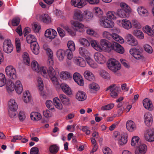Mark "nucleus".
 Returning a JSON list of instances; mask_svg holds the SVG:
<instances>
[{"instance_id": "20e7f679", "label": "nucleus", "mask_w": 154, "mask_h": 154, "mask_svg": "<svg viewBox=\"0 0 154 154\" xmlns=\"http://www.w3.org/2000/svg\"><path fill=\"white\" fill-rule=\"evenodd\" d=\"M100 24L104 28L110 29L113 28L114 27L115 23L111 20L104 17L100 20Z\"/></svg>"}, {"instance_id": "1a4fd4ad", "label": "nucleus", "mask_w": 154, "mask_h": 154, "mask_svg": "<svg viewBox=\"0 0 154 154\" xmlns=\"http://www.w3.org/2000/svg\"><path fill=\"white\" fill-rule=\"evenodd\" d=\"M147 146L144 143H140L137 147L135 151V154H145L147 151Z\"/></svg>"}, {"instance_id": "13d9d810", "label": "nucleus", "mask_w": 154, "mask_h": 154, "mask_svg": "<svg viewBox=\"0 0 154 154\" xmlns=\"http://www.w3.org/2000/svg\"><path fill=\"white\" fill-rule=\"evenodd\" d=\"M100 75L103 78L106 79H109L110 78L109 74L105 70H101L99 72Z\"/></svg>"}, {"instance_id": "603ef678", "label": "nucleus", "mask_w": 154, "mask_h": 154, "mask_svg": "<svg viewBox=\"0 0 154 154\" xmlns=\"http://www.w3.org/2000/svg\"><path fill=\"white\" fill-rule=\"evenodd\" d=\"M23 60L24 63L26 65H30V58L28 54L26 52H24L23 55Z\"/></svg>"}, {"instance_id": "6ab92c4d", "label": "nucleus", "mask_w": 154, "mask_h": 154, "mask_svg": "<svg viewBox=\"0 0 154 154\" xmlns=\"http://www.w3.org/2000/svg\"><path fill=\"white\" fill-rule=\"evenodd\" d=\"M128 43L132 46H136L138 44L137 39L131 34H129L126 38Z\"/></svg>"}, {"instance_id": "8fccbe9b", "label": "nucleus", "mask_w": 154, "mask_h": 154, "mask_svg": "<svg viewBox=\"0 0 154 154\" xmlns=\"http://www.w3.org/2000/svg\"><path fill=\"white\" fill-rule=\"evenodd\" d=\"M6 88L8 92L12 91L15 89L14 84L11 80L7 82Z\"/></svg>"}, {"instance_id": "69168bd1", "label": "nucleus", "mask_w": 154, "mask_h": 154, "mask_svg": "<svg viewBox=\"0 0 154 154\" xmlns=\"http://www.w3.org/2000/svg\"><path fill=\"white\" fill-rule=\"evenodd\" d=\"M67 46L69 48L68 50L74 51L75 49V45L74 42L72 41H69L67 43Z\"/></svg>"}, {"instance_id": "c756f323", "label": "nucleus", "mask_w": 154, "mask_h": 154, "mask_svg": "<svg viewBox=\"0 0 154 154\" xmlns=\"http://www.w3.org/2000/svg\"><path fill=\"white\" fill-rule=\"evenodd\" d=\"M120 6L122 10L125 11L127 14H130L131 12V9L130 6L124 2H121L120 4Z\"/></svg>"}, {"instance_id": "4d7b16f0", "label": "nucleus", "mask_w": 154, "mask_h": 154, "mask_svg": "<svg viewBox=\"0 0 154 154\" xmlns=\"http://www.w3.org/2000/svg\"><path fill=\"white\" fill-rule=\"evenodd\" d=\"M56 74V72L54 69V68L52 66H49L47 72V75H48V77L54 76Z\"/></svg>"}, {"instance_id": "9b49d317", "label": "nucleus", "mask_w": 154, "mask_h": 154, "mask_svg": "<svg viewBox=\"0 0 154 154\" xmlns=\"http://www.w3.org/2000/svg\"><path fill=\"white\" fill-rule=\"evenodd\" d=\"M94 58L95 60L100 64H103L106 61L105 57L99 52L95 53L94 55Z\"/></svg>"}, {"instance_id": "7c9ffc66", "label": "nucleus", "mask_w": 154, "mask_h": 154, "mask_svg": "<svg viewBox=\"0 0 154 154\" xmlns=\"http://www.w3.org/2000/svg\"><path fill=\"white\" fill-rule=\"evenodd\" d=\"M73 18L75 20L79 21H82L83 19V15L82 12L79 10H75Z\"/></svg>"}, {"instance_id": "0eeeda50", "label": "nucleus", "mask_w": 154, "mask_h": 154, "mask_svg": "<svg viewBox=\"0 0 154 154\" xmlns=\"http://www.w3.org/2000/svg\"><path fill=\"white\" fill-rule=\"evenodd\" d=\"M144 139L147 141L152 142L154 141V129L146 130L144 134Z\"/></svg>"}, {"instance_id": "774afa93", "label": "nucleus", "mask_w": 154, "mask_h": 154, "mask_svg": "<svg viewBox=\"0 0 154 154\" xmlns=\"http://www.w3.org/2000/svg\"><path fill=\"white\" fill-rule=\"evenodd\" d=\"M93 11L95 14L97 16H100L103 14V11L101 9L97 7L94 8Z\"/></svg>"}, {"instance_id": "052dcab7", "label": "nucleus", "mask_w": 154, "mask_h": 154, "mask_svg": "<svg viewBox=\"0 0 154 154\" xmlns=\"http://www.w3.org/2000/svg\"><path fill=\"white\" fill-rule=\"evenodd\" d=\"M131 23L132 26H133L135 28L137 29H140L142 26L140 23L136 20H133L131 21Z\"/></svg>"}, {"instance_id": "37998d69", "label": "nucleus", "mask_w": 154, "mask_h": 154, "mask_svg": "<svg viewBox=\"0 0 154 154\" xmlns=\"http://www.w3.org/2000/svg\"><path fill=\"white\" fill-rule=\"evenodd\" d=\"M54 104L56 108L61 110L63 109V106L60 99L58 97H55L53 99Z\"/></svg>"}, {"instance_id": "2f4dec72", "label": "nucleus", "mask_w": 154, "mask_h": 154, "mask_svg": "<svg viewBox=\"0 0 154 154\" xmlns=\"http://www.w3.org/2000/svg\"><path fill=\"white\" fill-rule=\"evenodd\" d=\"M65 51L60 49L57 50L56 52V55L58 60L60 61H62L65 55Z\"/></svg>"}, {"instance_id": "4be33fe9", "label": "nucleus", "mask_w": 154, "mask_h": 154, "mask_svg": "<svg viewBox=\"0 0 154 154\" xmlns=\"http://www.w3.org/2000/svg\"><path fill=\"white\" fill-rule=\"evenodd\" d=\"M137 11L140 15L143 17H146L149 15L148 10L143 6L138 7L137 9Z\"/></svg>"}, {"instance_id": "6e6d98bb", "label": "nucleus", "mask_w": 154, "mask_h": 154, "mask_svg": "<svg viewBox=\"0 0 154 154\" xmlns=\"http://www.w3.org/2000/svg\"><path fill=\"white\" fill-rule=\"evenodd\" d=\"M79 42L81 45L85 47H89L90 45V41L84 38L80 39Z\"/></svg>"}, {"instance_id": "338daca9", "label": "nucleus", "mask_w": 154, "mask_h": 154, "mask_svg": "<svg viewBox=\"0 0 154 154\" xmlns=\"http://www.w3.org/2000/svg\"><path fill=\"white\" fill-rule=\"evenodd\" d=\"M114 104L113 103L103 106L101 107V109L103 110H107L111 109L114 106Z\"/></svg>"}, {"instance_id": "f257e3e1", "label": "nucleus", "mask_w": 154, "mask_h": 154, "mask_svg": "<svg viewBox=\"0 0 154 154\" xmlns=\"http://www.w3.org/2000/svg\"><path fill=\"white\" fill-rule=\"evenodd\" d=\"M108 68L114 73L116 72L121 68V65L119 62L114 59H109L107 63Z\"/></svg>"}, {"instance_id": "bf43d9fd", "label": "nucleus", "mask_w": 154, "mask_h": 154, "mask_svg": "<svg viewBox=\"0 0 154 154\" xmlns=\"http://www.w3.org/2000/svg\"><path fill=\"white\" fill-rule=\"evenodd\" d=\"M31 66L32 69L37 72H38L40 68L39 64L35 60L32 61L31 63Z\"/></svg>"}, {"instance_id": "e433bc0d", "label": "nucleus", "mask_w": 154, "mask_h": 154, "mask_svg": "<svg viewBox=\"0 0 154 154\" xmlns=\"http://www.w3.org/2000/svg\"><path fill=\"white\" fill-rule=\"evenodd\" d=\"M60 77L62 79L66 80L70 79L72 77V74L69 72L63 71L61 72L60 73Z\"/></svg>"}, {"instance_id": "c9c22d12", "label": "nucleus", "mask_w": 154, "mask_h": 154, "mask_svg": "<svg viewBox=\"0 0 154 154\" xmlns=\"http://www.w3.org/2000/svg\"><path fill=\"white\" fill-rule=\"evenodd\" d=\"M116 12L117 19L119 17L121 18H128L129 17V14H127L125 11L121 9H118Z\"/></svg>"}, {"instance_id": "09e8293b", "label": "nucleus", "mask_w": 154, "mask_h": 154, "mask_svg": "<svg viewBox=\"0 0 154 154\" xmlns=\"http://www.w3.org/2000/svg\"><path fill=\"white\" fill-rule=\"evenodd\" d=\"M50 152L53 154H56L59 150V147L56 144L51 145L48 148Z\"/></svg>"}, {"instance_id": "423d86ee", "label": "nucleus", "mask_w": 154, "mask_h": 154, "mask_svg": "<svg viewBox=\"0 0 154 154\" xmlns=\"http://www.w3.org/2000/svg\"><path fill=\"white\" fill-rule=\"evenodd\" d=\"M119 87L116 84H112L108 87L106 90V91L109 90L110 92V95L113 98H116L118 95Z\"/></svg>"}, {"instance_id": "b1692460", "label": "nucleus", "mask_w": 154, "mask_h": 154, "mask_svg": "<svg viewBox=\"0 0 154 154\" xmlns=\"http://www.w3.org/2000/svg\"><path fill=\"white\" fill-rule=\"evenodd\" d=\"M122 26L127 30L129 29L132 28L131 22L130 20L126 19L122 20Z\"/></svg>"}, {"instance_id": "a878e982", "label": "nucleus", "mask_w": 154, "mask_h": 154, "mask_svg": "<svg viewBox=\"0 0 154 154\" xmlns=\"http://www.w3.org/2000/svg\"><path fill=\"white\" fill-rule=\"evenodd\" d=\"M143 104L144 107L149 110H152L153 109V106L151 101L146 98L143 101Z\"/></svg>"}, {"instance_id": "473e14b6", "label": "nucleus", "mask_w": 154, "mask_h": 154, "mask_svg": "<svg viewBox=\"0 0 154 154\" xmlns=\"http://www.w3.org/2000/svg\"><path fill=\"white\" fill-rule=\"evenodd\" d=\"M37 82L38 83V88L41 91V95L42 96H43L45 94L44 92L43 91L44 89V84L43 80L41 77H38L37 79Z\"/></svg>"}, {"instance_id": "aec40b11", "label": "nucleus", "mask_w": 154, "mask_h": 154, "mask_svg": "<svg viewBox=\"0 0 154 154\" xmlns=\"http://www.w3.org/2000/svg\"><path fill=\"white\" fill-rule=\"evenodd\" d=\"M128 135L126 133H123L121 135L118 139V144L120 146H123L126 144L128 141Z\"/></svg>"}, {"instance_id": "680f3d73", "label": "nucleus", "mask_w": 154, "mask_h": 154, "mask_svg": "<svg viewBox=\"0 0 154 154\" xmlns=\"http://www.w3.org/2000/svg\"><path fill=\"white\" fill-rule=\"evenodd\" d=\"M43 48L46 51L48 57H53V52L49 48L46 44H45L43 45Z\"/></svg>"}, {"instance_id": "f3484780", "label": "nucleus", "mask_w": 154, "mask_h": 154, "mask_svg": "<svg viewBox=\"0 0 154 154\" xmlns=\"http://www.w3.org/2000/svg\"><path fill=\"white\" fill-rule=\"evenodd\" d=\"M126 126L127 130L130 132H132L137 129L135 123L131 120H129L127 121Z\"/></svg>"}, {"instance_id": "bb28decb", "label": "nucleus", "mask_w": 154, "mask_h": 154, "mask_svg": "<svg viewBox=\"0 0 154 154\" xmlns=\"http://www.w3.org/2000/svg\"><path fill=\"white\" fill-rule=\"evenodd\" d=\"M60 87L62 90L66 94L68 95H70L72 94V91L69 86L65 83H62Z\"/></svg>"}, {"instance_id": "f704fd0d", "label": "nucleus", "mask_w": 154, "mask_h": 154, "mask_svg": "<svg viewBox=\"0 0 154 154\" xmlns=\"http://www.w3.org/2000/svg\"><path fill=\"white\" fill-rule=\"evenodd\" d=\"M75 62L77 65L82 67H84L86 66V63L84 59L81 57H75L74 58Z\"/></svg>"}, {"instance_id": "ea45409f", "label": "nucleus", "mask_w": 154, "mask_h": 154, "mask_svg": "<svg viewBox=\"0 0 154 154\" xmlns=\"http://www.w3.org/2000/svg\"><path fill=\"white\" fill-rule=\"evenodd\" d=\"M105 17L109 19H111L112 20L117 19L116 12L113 11H109L107 12Z\"/></svg>"}, {"instance_id": "de8ad7c7", "label": "nucleus", "mask_w": 154, "mask_h": 154, "mask_svg": "<svg viewBox=\"0 0 154 154\" xmlns=\"http://www.w3.org/2000/svg\"><path fill=\"white\" fill-rule=\"evenodd\" d=\"M26 40L28 43L30 44L31 45L35 42H37L36 38L34 35L32 34H29L27 36Z\"/></svg>"}, {"instance_id": "a19ab883", "label": "nucleus", "mask_w": 154, "mask_h": 154, "mask_svg": "<svg viewBox=\"0 0 154 154\" xmlns=\"http://www.w3.org/2000/svg\"><path fill=\"white\" fill-rule=\"evenodd\" d=\"M48 69L46 66H41L37 72L41 74L44 78L48 79Z\"/></svg>"}, {"instance_id": "9d476101", "label": "nucleus", "mask_w": 154, "mask_h": 154, "mask_svg": "<svg viewBox=\"0 0 154 154\" xmlns=\"http://www.w3.org/2000/svg\"><path fill=\"white\" fill-rule=\"evenodd\" d=\"M45 36L50 39L52 40L57 36V32L53 29H47L45 32Z\"/></svg>"}, {"instance_id": "393cba45", "label": "nucleus", "mask_w": 154, "mask_h": 154, "mask_svg": "<svg viewBox=\"0 0 154 154\" xmlns=\"http://www.w3.org/2000/svg\"><path fill=\"white\" fill-rule=\"evenodd\" d=\"M8 106L9 110L13 111H16L18 107L17 103L14 99H11L8 101Z\"/></svg>"}, {"instance_id": "3c124183", "label": "nucleus", "mask_w": 154, "mask_h": 154, "mask_svg": "<svg viewBox=\"0 0 154 154\" xmlns=\"http://www.w3.org/2000/svg\"><path fill=\"white\" fill-rule=\"evenodd\" d=\"M92 47L95 50L100 51V45L99 44L98 42L94 40H92L90 41Z\"/></svg>"}, {"instance_id": "a211bd4d", "label": "nucleus", "mask_w": 154, "mask_h": 154, "mask_svg": "<svg viewBox=\"0 0 154 154\" xmlns=\"http://www.w3.org/2000/svg\"><path fill=\"white\" fill-rule=\"evenodd\" d=\"M73 78L75 82L80 86H83L84 85V82L83 78L81 75L77 72L75 73L73 75Z\"/></svg>"}, {"instance_id": "39448f33", "label": "nucleus", "mask_w": 154, "mask_h": 154, "mask_svg": "<svg viewBox=\"0 0 154 154\" xmlns=\"http://www.w3.org/2000/svg\"><path fill=\"white\" fill-rule=\"evenodd\" d=\"M3 49L4 51L6 53L9 54L12 52L13 49V46L10 39H7L4 41Z\"/></svg>"}, {"instance_id": "f03ea898", "label": "nucleus", "mask_w": 154, "mask_h": 154, "mask_svg": "<svg viewBox=\"0 0 154 154\" xmlns=\"http://www.w3.org/2000/svg\"><path fill=\"white\" fill-rule=\"evenodd\" d=\"M100 51H103L108 52L111 51L112 42H110L104 39H101L100 41Z\"/></svg>"}, {"instance_id": "72a5a7b5", "label": "nucleus", "mask_w": 154, "mask_h": 154, "mask_svg": "<svg viewBox=\"0 0 154 154\" xmlns=\"http://www.w3.org/2000/svg\"><path fill=\"white\" fill-rule=\"evenodd\" d=\"M85 60L90 67L93 69H95L98 67L97 64L90 57H87L85 58Z\"/></svg>"}, {"instance_id": "79ce46f5", "label": "nucleus", "mask_w": 154, "mask_h": 154, "mask_svg": "<svg viewBox=\"0 0 154 154\" xmlns=\"http://www.w3.org/2000/svg\"><path fill=\"white\" fill-rule=\"evenodd\" d=\"M140 144V138L138 137L135 136L132 137L131 142V145L132 146L137 147Z\"/></svg>"}, {"instance_id": "5fc2aeb1", "label": "nucleus", "mask_w": 154, "mask_h": 154, "mask_svg": "<svg viewBox=\"0 0 154 154\" xmlns=\"http://www.w3.org/2000/svg\"><path fill=\"white\" fill-rule=\"evenodd\" d=\"M133 33L139 39H142L144 38L143 33L141 31L138 30H135L133 31Z\"/></svg>"}, {"instance_id": "5701e85b", "label": "nucleus", "mask_w": 154, "mask_h": 154, "mask_svg": "<svg viewBox=\"0 0 154 154\" xmlns=\"http://www.w3.org/2000/svg\"><path fill=\"white\" fill-rule=\"evenodd\" d=\"M59 97L63 104L65 106H68L70 105L71 102L69 99L64 94H60Z\"/></svg>"}, {"instance_id": "ddd939ff", "label": "nucleus", "mask_w": 154, "mask_h": 154, "mask_svg": "<svg viewBox=\"0 0 154 154\" xmlns=\"http://www.w3.org/2000/svg\"><path fill=\"white\" fill-rule=\"evenodd\" d=\"M112 50H114L120 54H123L125 52V50L123 47L116 42H113L111 51Z\"/></svg>"}, {"instance_id": "58836bf2", "label": "nucleus", "mask_w": 154, "mask_h": 154, "mask_svg": "<svg viewBox=\"0 0 154 154\" xmlns=\"http://www.w3.org/2000/svg\"><path fill=\"white\" fill-rule=\"evenodd\" d=\"M111 38L120 44H123L124 42V39L121 36L115 33H112V34Z\"/></svg>"}, {"instance_id": "c85d7f7f", "label": "nucleus", "mask_w": 154, "mask_h": 154, "mask_svg": "<svg viewBox=\"0 0 154 154\" xmlns=\"http://www.w3.org/2000/svg\"><path fill=\"white\" fill-rule=\"evenodd\" d=\"M85 78L87 80L90 81H94L95 79V77L93 73L89 70H86L84 73Z\"/></svg>"}, {"instance_id": "f8f14e48", "label": "nucleus", "mask_w": 154, "mask_h": 154, "mask_svg": "<svg viewBox=\"0 0 154 154\" xmlns=\"http://www.w3.org/2000/svg\"><path fill=\"white\" fill-rule=\"evenodd\" d=\"M129 52L130 54L137 60H140L143 57L142 53L138 49H131L129 50Z\"/></svg>"}, {"instance_id": "412c9836", "label": "nucleus", "mask_w": 154, "mask_h": 154, "mask_svg": "<svg viewBox=\"0 0 154 154\" xmlns=\"http://www.w3.org/2000/svg\"><path fill=\"white\" fill-rule=\"evenodd\" d=\"M75 97L77 100L79 101H83L86 99L87 95L84 92L79 91L76 93Z\"/></svg>"}, {"instance_id": "4468645a", "label": "nucleus", "mask_w": 154, "mask_h": 154, "mask_svg": "<svg viewBox=\"0 0 154 154\" xmlns=\"http://www.w3.org/2000/svg\"><path fill=\"white\" fill-rule=\"evenodd\" d=\"M37 20L46 23H49L51 22V19L49 15L47 14H44L42 15L38 14L36 16Z\"/></svg>"}, {"instance_id": "6e6552de", "label": "nucleus", "mask_w": 154, "mask_h": 154, "mask_svg": "<svg viewBox=\"0 0 154 154\" xmlns=\"http://www.w3.org/2000/svg\"><path fill=\"white\" fill-rule=\"evenodd\" d=\"M71 23L73 28L77 32H82L86 28L83 24L78 21H72L71 22Z\"/></svg>"}, {"instance_id": "49530a36", "label": "nucleus", "mask_w": 154, "mask_h": 154, "mask_svg": "<svg viewBox=\"0 0 154 154\" xmlns=\"http://www.w3.org/2000/svg\"><path fill=\"white\" fill-rule=\"evenodd\" d=\"M31 45V49L33 53L37 55L39 52V47L37 42H35Z\"/></svg>"}, {"instance_id": "7ed1b4c3", "label": "nucleus", "mask_w": 154, "mask_h": 154, "mask_svg": "<svg viewBox=\"0 0 154 154\" xmlns=\"http://www.w3.org/2000/svg\"><path fill=\"white\" fill-rule=\"evenodd\" d=\"M5 71L7 76L10 79H15L17 78L16 69L11 65L7 66L5 68Z\"/></svg>"}, {"instance_id": "2eb2a0df", "label": "nucleus", "mask_w": 154, "mask_h": 154, "mask_svg": "<svg viewBox=\"0 0 154 154\" xmlns=\"http://www.w3.org/2000/svg\"><path fill=\"white\" fill-rule=\"evenodd\" d=\"M153 121L152 114L148 112L145 113L144 116V121L145 125L147 126H150L152 124Z\"/></svg>"}, {"instance_id": "0e129e2a", "label": "nucleus", "mask_w": 154, "mask_h": 154, "mask_svg": "<svg viewBox=\"0 0 154 154\" xmlns=\"http://www.w3.org/2000/svg\"><path fill=\"white\" fill-rule=\"evenodd\" d=\"M6 83L5 75L2 73H0V87L4 86Z\"/></svg>"}, {"instance_id": "dca6fc26", "label": "nucleus", "mask_w": 154, "mask_h": 154, "mask_svg": "<svg viewBox=\"0 0 154 154\" xmlns=\"http://www.w3.org/2000/svg\"><path fill=\"white\" fill-rule=\"evenodd\" d=\"M71 4L72 6L78 8H81L86 5L85 0H72Z\"/></svg>"}, {"instance_id": "a18cd8bd", "label": "nucleus", "mask_w": 154, "mask_h": 154, "mask_svg": "<svg viewBox=\"0 0 154 154\" xmlns=\"http://www.w3.org/2000/svg\"><path fill=\"white\" fill-rule=\"evenodd\" d=\"M23 99L25 103H28L31 100L32 97L29 91H27L23 93Z\"/></svg>"}, {"instance_id": "cd10ccee", "label": "nucleus", "mask_w": 154, "mask_h": 154, "mask_svg": "<svg viewBox=\"0 0 154 154\" xmlns=\"http://www.w3.org/2000/svg\"><path fill=\"white\" fill-rule=\"evenodd\" d=\"M14 85L16 92L18 94H21L23 90V86L21 82L19 80L16 81Z\"/></svg>"}, {"instance_id": "4c0bfd02", "label": "nucleus", "mask_w": 154, "mask_h": 154, "mask_svg": "<svg viewBox=\"0 0 154 154\" xmlns=\"http://www.w3.org/2000/svg\"><path fill=\"white\" fill-rule=\"evenodd\" d=\"M30 117L32 120L36 121L39 120L42 118L41 114L36 112H32L30 114Z\"/></svg>"}, {"instance_id": "e2e57ef3", "label": "nucleus", "mask_w": 154, "mask_h": 154, "mask_svg": "<svg viewBox=\"0 0 154 154\" xmlns=\"http://www.w3.org/2000/svg\"><path fill=\"white\" fill-rule=\"evenodd\" d=\"M63 28L66 30L68 33L72 36H74L76 35V32L72 30L71 29L67 26H65L63 27Z\"/></svg>"}, {"instance_id": "c03bdc74", "label": "nucleus", "mask_w": 154, "mask_h": 154, "mask_svg": "<svg viewBox=\"0 0 154 154\" xmlns=\"http://www.w3.org/2000/svg\"><path fill=\"white\" fill-rule=\"evenodd\" d=\"M143 30L144 32L146 33L149 36H152L154 35L153 31L151 28L148 25L143 27Z\"/></svg>"}, {"instance_id": "864d4df0", "label": "nucleus", "mask_w": 154, "mask_h": 154, "mask_svg": "<svg viewBox=\"0 0 154 154\" xmlns=\"http://www.w3.org/2000/svg\"><path fill=\"white\" fill-rule=\"evenodd\" d=\"M79 54L83 57H85L88 56L89 53L88 50L85 48L80 47L79 50Z\"/></svg>"}]
</instances>
